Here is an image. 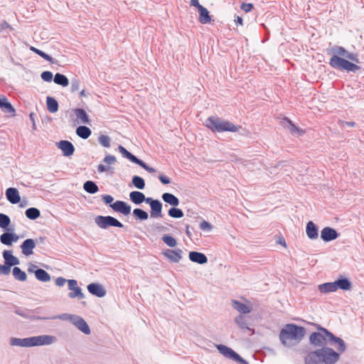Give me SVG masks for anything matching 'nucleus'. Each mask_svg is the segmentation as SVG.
I'll return each instance as SVG.
<instances>
[{
	"label": "nucleus",
	"instance_id": "obj_35",
	"mask_svg": "<svg viewBox=\"0 0 364 364\" xmlns=\"http://www.w3.org/2000/svg\"><path fill=\"white\" fill-rule=\"evenodd\" d=\"M235 322L240 328L243 330L252 331V333H254V330H252L248 327V322L245 316L240 315L236 317Z\"/></svg>",
	"mask_w": 364,
	"mask_h": 364
},
{
	"label": "nucleus",
	"instance_id": "obj_38",
	"mask_svg": "<svg viewBox=\"0 0 364 364\" xmlns=\"http://www.w3.org/2000/svg\"><path fill=\"white\" fill-rule=\"evenodd\" d=\"M337 290L338 289L343 290H349L351 287L350 282L347 279H342L335 281Z\"/></svg>",
	"mask_w": 364,
	"mask_h": 364
},
{
	"label": "nucleus",
	"instance_id": "obj_22",
	"mask_svg": "<svg viewBox=\"0 0 364 364\" xmlns=\"http://www.w3.org/2000/svg\"><path fill=\"white\" fill-rule=\"evenodd\" d=\"M306 231L309 238L311 240H315L318 238V228L312 221H309L307 223Z\"/></svg>",
	"mask_w": 364,
	"mask_h": 364
},
{
	"label": "nucleus",
	"instance_id": "obj_12",
	"mask_svg": "<svg viewBox=\"0 0 364 364\" xmlns=\"http://www.w3.org/2000/svg\"><path fill=\"white\" fill-rule=\"evenodd\" d=\"M338 237V234L336 230L326 227L321 232V237L323 241L328 242L336 239Z\"/></svg>",
	"mask_w": 364,
	"mask_h": 364
},
{
	"label": "nucleus",
	"instance_id": "obj_5",
	"mask_svg": "<svg viewBox=\"0 0 364 364\" xmlns=\"http://www.w3.org/2000/svg\"><path fill=\"white\" fill-rule=\"evenodd\" d=\"M318 331L312 333L309 336L310 343L315 346H323L327 341H330L333 338V334L328 331L326 328L321 327L317 323H312Z\"/></svg>",
	"mask_w": 364,
	"mask_h": 364
},
{
	"label": "nucleus",
	"instance_id": "obj_19",
	"mask_svg": "<svg viewBox=\"0 0 364 364\" xmlns=\"http://www.w3.org/2000/svg\"><path fill=\"white\" fill-rule=\"evenodd\" d=\"M36 244L33 239L26 240L21 245V248L24 255L28 256L33 254V250L35 248Z\"/></svg>",
	"mask_w": 364,
	"mask_h": 364
},
{
	"label": "nucleus",
	"instance_id": "obj_41",
	"mask_svg": "<svg viewBox=\"0 0 364 364\" xmlns=\"http://www.w3.org/2000/svg\"><path fill=\"white\" fill-rule=\"evenodd\" d=\"M30 50L31 51L34 52L35 53L38 54V55H40L41 58H43L46 60L50 62V63H55L52 57H50V55H48L46 53L43 52L42 50H39V49H38V48H35L33 46H31L30 47Z\"/></svg>",
	"mask_w": 364,
	"mask_h": 364
},
{
	"label": "nucleus",
	"instance_id": "obj_13",
	"mask_svg": "<svg viewBox=\"0 0 364 364\" xmlns=\"http://www.w3.org/2000/svg\"><path fill=\"white\" fill-rule=\"evenodd\" d=\"M218 349L222 354H223L226 357L232 358L236 361H243L242 359L240 358V356L237 353H236L231 348H230L225 346H223V345L218 346Z\"/></svg>",
	"mask_w": 364,
	"mask_h": 364
},
{
	"label": "nucleus",
	"instance_id": "obj_31",
	"mask_svg": "<svg viewBox=\"0 0 364 364\" xmlns=\"http://www.w3.org/2000/svg\"><path fill=\"white\" fill-rule=\"evenodd\" d=\"M318 290L321 293H329L333 292L337 290L335 282H327L325 284H322L318 285Z\"/></svg>",
	"mask_w": 364,
	"mask_h": 364
},
{
	"label": "nucleus",
	"instance_id": "obj_28",
	"mask_svg": "<svg viewBox=\"0 0 364 364\" xmlns=\"http://www.w3.org/2000/svg\"><path fill=\"white\" fill-rule=\"evenodd\" d=\"M3 256L5 259V264L9 265L10 267L18 264V259L13 256L10 251H4L3 252Z\"/></svg>",
	"mask_w": 364,
	"mask_h": 364
},
{
	"label": "nucleus",
	"instance_id": "obj_64",
	"mask_svg": "<svg viewBox=\"0 0 364 364\" xmlns=\"http://www.w3.org/2000/svg\"><path fill=\"white\" fill-rule=\"evenodd\" d=\"M156 200H153L151 198H146V200H144V201H146V203H149L150 205H151V203L152 202H155Z\"/></svg>",
	"mask_w": 364,
	"mask_h": 364
},
{
	"label": "nucleus",
	"instance_id": "obj_34",
	"mask_svg": "<svg viewBox=\"0 0 364 364\" xmlns=\"http://www.w3.org/2000/svg\"><path fill=\"white\" fill-rule=\"evenodd\" d=\"M91 130L85 126H80L76 129V134L82 139H86L91 135Z\"/></svg>",
	"mask_w": 364,
	"mask_h": 364
},
{
	"label": "nucleus",
	"instance_id": "obj_49",
	"mask_svg": "<svg viewBox=\"0 0 364 364\" xmlns=\"http://www.w3.org/2000/svg\"><path fill=\"white\" fill-rule=\"evenodd\" d=\"M10 218L5 214L0 213V227L6 228L10 224Z\"/></svg>",
	"mask_w": 364,
	"mask_h": 364
},
{
	"label": "nucleus",
	"instance_id": "obj_15",
	"mask_svg": "<svg viewBox=\"0 0 364 364\" xmlns=\"http://www.w3.org/2000/svg\"><path fill=\"white\" fill-rule=\"evenodd\" d=\"M58 147L62 150L63 154L69 156L73 154L75 148L73 144L66 140H62L58 144Z\"/></svg>",
	"mask_w": 364,
	"mask_h": 364
},
{
	"label": "nucleus",
	"instance_id": "obj_60",
	"mask_svg": "<svg viewBox=\"0 0 364 364\" xmlns=\"http://www.w3.org/2000/svg\"><path fill=\"white\" fill-rule=\"evenodd\" d=\"M159 178L160 181L164 184H168L171 183V180L168 176L160 175Z\"/></svg>",
	"mask_w": 364,
	"mask_h": 364
},
{
	"label": "nucleus",
	"instance_id": "obj_17",
	"mask_svg": "<svg viewBox=\"0 0 364 364\" xmlns=\"http://www.w3.org/2000/svg\"><path fill=\"white\" fill-rule=\"evenodd\" d=\"M0 108L5 113L11 114L12 116L16 114L15 109L4 95H0Z\"/></svg>",
	"mask_w": 364,
	"mask_h": 364
},
{
	"label": "nucleus",
	"instance_id": "obj_48",
	"mask_svg": "<svg viewBox=\"0 0 364 364\" xmlns=\"http://www.w3.org/2000/svg\"><path fill=\"white\" fill-rule=\"evenodd\" d=\"M99 143L104 147H109L110 146V138L107 136L102 134L98 138Z\"/></svg>",
	"mask_w": 364,
	"mask_h": 364
},
{
	"label": "nucleus",
	"instance_id": "obj_54",
	"mask_svg": "<svg viewBox=\"0 0 364 364\" xmlns=\"http://www.w3.org/2000/svg\"><path fill=\"white\" fill-rule=\"evenodd\" d=\"M253 9V4L251 3H242L241 5V9L243 10L245 12L247 13L252 10Z\"/></svg>",
	"mask_w": 364,
	"mask_h": 364
},
{
	"label": "nucleus",
	"instance_id": "obj_36",
	"mask_svg": "<svg viewBox=\"0 0 364 364\" xmlns=\"http://www.w3.org/2000/svg\"><path fill=\"white\" fill-rule=\"evenodd\" d=\"M35 275L37 279L41 282H49L50 280V274L42 269H38L35 272Z\"/></svg>",
	"mask_w": 364,
	"mask_h": 364
},
{
	"label": "nucleus",
	"instance_id": "obj_1",
	"mask_svg": "<svg viewBox=\"0 0 364 364\" xmlns=\"http://www.w3.org/2000/svg\"><path fill=\"white\" fill-rule=\"evenodd\" d=\"M331 53L329 65L333 68L347 72H356L360 69V67L355 64L359 63L357 54L349 53L341 46L332 48Z\"/></svg>",
	"mask_w": 364,
	"mask_h": 364
},
{
	"label": "nucleus",
	"instance_id": "obj_47",
	"mask_svg": "<svg viewBox=\"0 0 364 364\" xmlns=\"http://www.w3.org/2000/svg\"><path fill=\"white\" fill-rule=\"evenodd\" d=\"M284 120L289 124V129L291 133L304 134V132L297 127L289 119L284 118Z\"/></svg>",
	"mask_w": 364,
	"mask_h": 364
},
{
	"label": "nucleus",
	"instance_id": "obj_4",
	"mask_svg": "<svg viewBox=\"0 0 364 364\" xmlns=\"http://www.w3.org/2000/svg\"><path fill=\"white\" fill-rule=\"evenodd\" d=\"M205 126L213 132H237L241 128L240 126H236L232 122L223 119L217 116H210L205 122Z\"/></svg>",
	"mask_w": 364,
	"mask_h": 364
},
{
	"label": "nucleus",
	"instance_id": "obj_9",
	"mask_svg": "<svg viewBox=\"0 0 364 364\" xmlns=\"http://www.w3.org/2000/svg\"><path fill=\"white\" fill-rule=\"evenodd\" d=\"M68 288L71 291L68 296L70 299L78 298L79 299L84 298L82 289L77 286V282L75 279L68 280Z\"/></svg>",
	"mask_w": 364,
	"mask_h": 364
},
{
	"label": "nucleus",
	"instance_id": "obj_11",
	"mask_svg": "<svg viewBox=\"0 0 364 364\" xmlns=\"http://www.w3.org/2000/svg\"><path fill=\"white\" fill-rule=\"evenodd\" d=\"M163 255L171 262H178L182 258V250L180 249L170 250L167 249L163 252Z\"/></svg>",
	"mask_w": 364,
	"mask_h": 364
},
{
	"label": "nucleus",
	"instance_id": "obj_32",
	"mask_svg": "<svg viewBox=\"0 0 364 364\" xmlns=\"http://www.w3.org/2000/svg\"><path fill=\"white\" fill-rule=\"evenodd\" d=\"M1 242L6 245H11L13 241H16L18 237L11 233H4L0 237Z\"/></svg>",
	"mask_w": 364,
	"mask_h": 364
},
{
	"label": "nucleus",
	"instance_id": "obj_58",
	"mask_svg": "<svg viewBox=\"0 0 364 364\" xmlns=\"http://www.w3.org/2000/svg\"><path fill=\"white\" fill-rule=\"evenodd\" d=\"M118 149L119 151V152L124 156H125L126 158H128L129 155L130 154V152L128 151L124 146H122V145H119L118 146Z\"/></svg>",
	"mask_w": 364,
	"mask_h": 364
},
{
	"label": "nucleus",
	"instance_id": "obj_33",
	"mask_svg": "<svg viewBox=\"0 0 364 364\" xmlns=\"http://www.w3.org/2000/svg\"><path fill=\"white\" fill-rule=\"evenodd\" d=\"M163 200L173 206H177L179 204V200L178 198H176L174 195L169 193H165L162 195Z\"/></svg>",
	"mask_w": 364,
	"mask_h": 364
},
{
	"label": "nucleus",
	"instance_id": "obj_51",
	"mask_svg": "<svg viewBox=\"0 0 364 364\" xmlns=\"http://www.w3.org/2000/svg\"><path fill=\"white\" fill-rule=\"evenodd\" d=\"M11 272V267L6 264L2 265L0 264V275H8Z\"/></svg>",
	"mask_w": 364,
	"mask_h": 364
},
{
	"label": "nucleus",
	"instance_id": "obj_52",
	"mask_svg": "<svg viewBox=\"0 0 364 364\" xmlns=\"http://www.w3.org/2000/svg\"><path fill=\"white\" fill-rule=\"evenodd\" d=\"M80 82L79 80H77V79L73 80L72 82H71V91L72 92L77 91L80 89Z\"/></svg>",
	"mask_w": 364,
	"mask_h": 364
},
{
	"label": "nucleus",
	"instance_id": "obj_26",
	"mask_svg": "<svg viewBox=\"0 0 364 364\" xmlns=\"http://www.w3.org/2000/svg\"><path fill=\"white\" fill-rule=\"evenodd\" d=\"M11 344L14 346L31 347V343L30 341V338H13L11 339Z\"/></svg>",
	"mask_w": 364,
	"mask_h": 364
},
{
	"label": "nucleus",
	"instance_id": "obj_25",
	"mask_svg": "<svg viewBox=\"0 0 364 364\" xmlns=\"http://www.w3.org/2000/svg\"><path fill=\"white\" fill-rule=\"evenodd\" d=\"M129 198L134 204H140L146 200L145 195L139 191H132L129 193Z\"/></svg>",
	"mask_w": 364,
	"mask_h": 364
},
{
	"label": "nucleus",
	"instance_id": "obj_6",
	"mask_svg": "<svg viewBox=\"0 0 364 364\" xmlns=\"http://www.w3.org/2000/svg\"><path fill=\"white\" fill-rule=\"evenodd\" d=\"M60 319L69 320L73 325H75L80 331L85 334L89 335L90 329L87 322L80 316L75 315L63 314L59 316Z\"/></svg>",
	"mask_w": 364,
	"mask_h": 364
},
{
	"label": "nucleus",
	"instance_id": "obj_23",
	"mask_svg": "<svg viewBox=\"0 0 364 364\" xmlns=\"http://www.w3.org/2000/svg\"><path fill=\"white\" fill-rule=\"evenodd\" d=\"M199 17L198 21L202 24H206L211 21V16H210L209 11L204 6H200L198 10Z\"/></svg>",
	"mask_w": 364,
	"mask_h": 364
},
{
	"label": "nucleus",
	"instance_id": "obj_43",
	"mask_svg": "<svg viewBox=\"0 0 364 364\" xmlns=\"http://www.w3.org/2000/svg\"><path fill=\"white\" fill-rule=\"evenodd\" d=\"M162 240L169 247H174L177 245L176 240L173 237L168 235H164L162 237Z\"/></svg>",
	"mask_w": 364,
	"mask_h": 364
},
{
	"label": "nucleus",
	"instance_id": "obj_14",
	"mask_svg": "<svg viewBox=\"0 0 364 364\" xmlns=\"http://www.w3.org/2000/svg\"><path fill=\"white\" fill-rule=\"evenodd\" d=\"M88 291L97 297H103L106 294V291L103 287L97 283H91L87 286Z\"/></svg>",
	"mask_w": 364,
	"mask_h": 364
},
{
	"label": "nucleus",
	"instance_id": "obj_59",
	"mask_svg": "<svg viewBox=\"0 0 364 364\" xmlns=\"http://www.w3.org/2000/svg\"><path fill=\"white\" fill-rule=\"evenodd\" d=\"M111 170V168L109 166H106L102 164H100L97 166V171L99 173H103L105 171H109Z\"/></svg>",
	"mask_w": 364,
	"mask_h": 364
},
{
	"label": "nucleus",
	"instance_id": "obj_20",
	"mask_svg": "<svg viewBox=\"0 0 364 364\" xmlns=\"http://www.w3.org/2000/svg\"><path fill=\"white\" fill-rule=\"evenodd\" d=\"M189 259L192 262L198 263L200 264H205L208 262L206 256L204 254L198 252H191L189 253Z\"/></svg>",
	"mask_w": 364,
	"mask_h": 364
},
{
	"label": "nucleus",
	"instance_id": "obj_46",
	"mask_svg": "<svg viewBox=\"0 0 364 364\" xmlns=\"http://www.w3.org/2000/svg\"><path fill=\"white\" fill-rule=\"evenodd\" d=\"M168 215L171 217L174 218H181L183 216V213L179 208H171L168 210Z\"/></svg>",
	"mask_w": 364,
	"mask_h": 364
},
{
	"label": "nucleus",
	"instance_id": "obj_62",
	"mask_svg": "<svg viewBox=\"0 0 364 364\" xmlns=\"http://www.w3.org/2000/svg\"><path fill=\"white\" fill-rule=\"evenodd\" d=\"M235 23L236 25H240L242 26L243 24V21H242V17L237 16L235 20H234Z\"/></svg>",
	"mask_w": 364,
	"mask_h": 364
},
{
	"label": "nucleus",
	"instance_id": "obj_45",
	"mask_svg": "<svg viewBox=\"0 0 364 364\" xmlns=\"http://www.w3.org/2000/svg\"><path fill=\"white\" fill-rule=\"evenodd\" d=\"M133 214L136 218L141 220H146L149 217L148 213L146 212L139 208H135L133 210Z\"/></svg>",
	"mask_w": 364,
	"mask_h": 364
},
{
	"label": "nucleus",
	"instance_id": "obj_16",
	"mask_svg": "<svg viewBox=\"0 0 364 364\" xmlns=\"http://www.w3.org/2000/svg\"><path fill=\"white\" fill-rule=\"evenodd\" d=\"M232 303L234 309L240 314H249L252 310V307L249 301H247V304H242L237 300H233Z\"/></svg>",
	"mask_w": 364,
	"mask_h": 364
},
{
	"label": "nucleus",
	"instance_id": "obj_10",
	"mask_svg": "<svg viewBox=\"0 0 364 364\" xmlns=\"http://www.w3.org/2000/svg\"><path fill=\"white\" fill-rule=\"evenodd\" d=\"M110 207L115 211L119 212L123 215H129L131 212V207L125 202L122 200H117L110 205Z\"/></svg>",
	"mask_w": 364,
	"mask_h": 364
},
{
	"label": "nucleus",
	"instance_id": "obj_7",
	"mask_svg": "<svg viewBox=\"0 0 364 364\" xmlns=\"http://www.w3.org/2000/svg\"><path fill=\"white\" fill-rule=\"evenodd\" d=\"M95 223L102 229H106L109 227L122 228L123 224L112 216H102L98 215L95 218Z\"/></svg>",
	"mask_w": 364,
	"mask_h": 364
},
{
	"label": "nucleus",
	"instance_id": "obj_21",
	"mask_svg": "<svg viewBox=\"0 0 364 364\" xmlns=\"http://www.w3.org/2000/svg\"><path fill=\"white\" fill-rule=\"evenodd\" d=\"M74 113L76 116L77 123L88 124L90 120L86 112L81 108L74 109Z\"/></svg>",
	"mask_w": 364,
	"mask_h": 364
},
{
	"label": "nucleus",
	"instance_id": "obj_8",
	"mask_svg": "<svg viewBox=\"0 0 364 364\" xmlns=\"http://www.w3.org/2000/svg\"><path fill=\"white\" fill-rule=\"evenodd\" d=\"M55 338L52 336H38L30 337L31 347L37 346L49 345L55 341Z\"/></svg>",
	"mask_w": 364,
	"mask_h": 364
},
{
	"label": "nucleus",
	"instance_id": "obj_53",
	"mask_svg": "<svg viewBox=\"0 0 364 364\" xmlns=\"http://www.w3.org/2000/svg\"><path fill=\"white\" fill-rule=\"evenodd\" d=\"M104 162L108 164H114L117 161L116 157L112 155H107L104 158Z\"/></svg>",
	"mask_w": 364,
	"mask_h": 364
},
{
	"label": "nucleus",
	"instance_id": "obj_61",
	"mask_svg": "<svg viewBox=\"0 0 364 364\" xmlns=\"http://www.w3.org/2000/svg\"><path fill=\"white\" fill-rule=\"evenodd\" d=\"M190 4L192 6L196 7L198 9V10L200 9V6H203L202 5H200L199 4L198 0H191Z\"/></svg>",
	"mask_w": 364,
	"mask_h": 364
},
{
	"label": "nucleus",
	"instance_id": "obj_50",
	"mask_svg": "<svg viewBox=\"0 0 364 364\" xmlns=\"http://www.w3.org/2000/svg\"><path fill=\"white\" fill-rule=\"evenodd\" d=\"M41 78L46 82H51L53 79V73L50 71H44L41 73Z\"/></svg>",
	"mask_w": 364,
	"mask_h": 364
},
{
	"label": "nucleus",
	"instance_id": "obj_44",
	"mask_svg": "<svg viewBox=\"0 0 364 364\" xmlns=\"http://www.w3.org/2000/svg\"><path fill=\"white\" fill-rule=\"evenodd\" d=\"M132 183L138 189H144L145 188L144 180L138 176H134L132 178Z\"/></svg>",
	"mask_w": 364,
	"mask_h": 364
},
{
	"label": "nucleus",
	"instance_id": "obj_57",
	"mask_svg": "<svg viewBox=\"0 0 364 364\" xmlns=\"http://www.w3.org/2000/svg\"><path fill=\"white\" fill-rule=\"evenodd\" d=\"M66 282H68V280L63 277H58L55 281V284L58 287H63Z\"/></svg>",
	"mask_w": 364,
	"mask_h": 364
},
{
	"label": "nucleus",
	"instance_id": "obj_3",
	"mask_svg": "<svg viewBox=\"0 0 364 364\" xmlns=\"http://www.w3.org/2000/svg\"><path fill=\"white\" fill-rule=\"evenodd\" d=\"M305 335V329L296 324H286L279 333V340L284 346H289L294 341L299 342Z\"/></svg>",
	"mask_w": 364,
	"mask_h": 364
},
{
	"label": "nucleus",
	"instance_id": "obj_27",
	"mask_svg": "<svg viewBox=\"0 0 364 364\" xmlns=\"http://www.w3.org/2000/svg\"><path fill=\"white\" fill-rule=\"evenodd\" d=\"M127 159H129L131 161H132V162L139 165L141 167H142L143 168H144L146 171H147L149 173L155 172V169L154 168H153L151 167H149L144 161H142L141 160L139 159L137 157H136L135 156H134L131 153L129 155Z\"/></svg>",
	"mask_w": 364,
	"mask_h": 364
},
{
	"label": "nucleus",
	"instance_id": "obj_30",
	"mask_svg": "<svg viewBox=\"0 0 364 364\" xmlns=\"http://www.w3.org/2000/svg\"><path fill=\"white\" fill-rule=\"evenodd\" d=\"M46 105L48 112L50 113H55L58 110V103L57 100L52 97H47Z\"/></svg>",
	"mask_w": 364,
	"mask_h": 364
},
{
	"label": "nucleus",
	"instance_id": "obj_55",
	"mask_svg": "<svg viewBox=\"0 0 364 364\" xmlns=\"http://www.w3.org/2000/svg\"><path fill=\"white\" fill-rule=\"evenodd\" d=\"M200 228L203 230H210L212 229V225L207 221L203 220L200 224Z\"/></svg>",
	"mask_w": 364,
	"mask_h": 364
},
{
	"label": "nucleus",
	"instance_id": "obj_24",
	"mask_svg": "<svg viewBox=\"0 0 364 364\" xmlns=\"http://www.w3.org/2000/svg\"><path fill=\"white\" fill-rule=\"evenodd\" d=\"M151 216L161 217L162 205L159 200L151 203Z\"/></svg>",
	"mask_w": 364,
	"mask_h": 364
},
{
	"label": "nucleus",
	"instance_id": "obj_42",
	"mask_svg": "<svg viewBox=\"0 0 364 364\" xmlns=\"http://www.w3.org/2000/svg\"><path fill=\"white\" fill-rule=\"evenodd\" d=\"M40 210L36 208H30L26 210V215L28 219L35 220L40 216Z\"/></svg>",
	"mask_w": 364,
	"mask_h": 364
},
{
	"label": "nucleus",
	"instance_id": "obj_56",
	"mask_svg": "<svg viewBox=\"0 0 364 364\" xmlns=\"http://www.w3.org/2000/svg\"><path fill=\"white\" fill-rule=\"evenodd\" d=\"M102 199L105 203L109 204V205L112 204V203L114 200L113 197L110 195H104L102 196Z\"/></svg>",
	"mask_w": 364,
	"mask_h": 364
},
{
	"label": "nucleus",
	"instance_id": "obj_37",
	"mask_svg": "<svg viewBox=\"0 0 364 364\" xmlns=\"http://www.w3.org/2000/svg\"><path fill=\"white\" fill-rule=\"evenodd\" d=\"M12 273L16 279L24 282L27 279L26 274L22 271L19 267H15L12 269Z\"/></svg>",
	"mask_w": 364,
	"mask_h": 364
},
{
	"label": "nucleus",
	"instance_id": "obj_2",
	"mask_svg": "<svg viewBox=\"0 0 364 364\" xmlns=\"http://www.w3.org/2000/svg\"><path fill=\"white\" fill-rule=\"evenodd\" d=\"M339 353L331 348L323 347L309 353L307 364H335L339 360Z\"/></svg>",
	"mask_w": 364,
	"mask_h": 364
},
{
	"label": "nucleus",
	"instance_id": "obj_29",
	"mask_svg": "<svg viewBox=\"0 0 364 364\" xmlns=\"http://www.w3.org/2000/svg\"><path fill=\"white\" fill-rule=\"evenodd\" d=\"M330 342H333L334 344L337 345V346H336L337 351L336 352L339 353V355L341 353H343L346 349V343H345L343 339H341V338L335 336L334 335H333V338H331Z\"/></svg>",
	"mask_w": 364,
	"mask_h": 364
},
{
	"label": "nucleus",
	"instance_id": "obj_39",
	"mask_svg": "<svg viewBox=\"0 0 364 364\" xmlns=\"http://www.w3.org/2000/svg\"><path fill=\"white\" fill-rule=\"evenodd\" d=\"M54 82L60 85L66 87L69 84V80L66 76L60 73H56L54 76Z\"/></svg>",
	"mask_w": 364,
	"mask_h": 364
},
{
	"label": "nucleus",
	"instance_id": "obj_40",
	"mask_svg": "<svg viewBox=\"0 0 364 364\" xmlns=\"http://www.w3.org/2000/svg\"><path fill=\"white\" fill-rule=\"evenodd\" d=\"M83 188L89 193H95L98 191L97 186L91 181H87L84 183Z\"/></svg>",
	"mask_w": 364,
	"mask_h": 364
},
{
	"label": "nucleus",
	"instance_id": "obj_63",
	"mask_svg": "<svg viewBox=\"0 0 364 364\" xmlns=\"http://www.w3.org/2000/svg\"><path fill=\"white\" fill-rule=\"evenodd\" d=\"M34 116H35V114L33 112H31L29 114V117H30L31 120L33 122V126H35Z\"/></svg>",
	"mask_w": 364,
	"mask_h": 364
},
{
	"label": "nucleus",
	"instance_id": "obj_18",
	"mask_svg": "<svg viewBox=\"0 0 364 364\" xmlns=\"http://www.w3.org/2000/svg\"><path fill=\"white\" fill-rule=\"evenodd\" d=\"M6 196L7 200L12 204H16L21 200L19 193L15 188H7L6 191Z\"/></svg>",
	"mask_w": 364,
	"mask_h": 364
}]
</instances>
